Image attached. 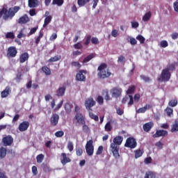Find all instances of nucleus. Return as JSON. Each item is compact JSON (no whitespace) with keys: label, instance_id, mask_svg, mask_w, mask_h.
<instances>
[{"label":"nucleus","instance_id":"30","mask_svg":"<svg viewBox=\"0 0 178 178\" xmlns=\"http://www.w3.org/2000/svg\"><path fill=\"white\" fill-rule=\"evenodd\" d=\"M177 99H171L169 102H168V105L171 107V108H175V106H177Z\"/></svg>","mask_w":178,"mask_h":178},{"label":"nucleus","instance_id":"60","mask_svg":"<svg viewBox=\"0 0 178 178\" xmlns=\"http://www.w3.org/2000/svg\"><path fill=\"white\" fill-rule=\"evenodd\" d=\"M102 151H104V146H99L96 155H101V154H102Z\"/></svg>","mask_w":178,"mask_h":178},{"label":"nucleus","instance_id":"46","mask_svg":"<svg viewBox=\"0 0 178 178\" xmlns=\"http://www.w3.org/2000/svg\"><path fill=\"white\" fill-rule=\"evenodd\" d=\"M136 40H138V41H139L140 42V44H144V42H145V38H144L141 35H138L136 37Z\"/></svg>","mask_w":178,"mask_h":178},{"label":"nucleus","instance_id":"45","mask_svg":"<svg viewBox=\"0 0 178 178\" xmlns=\"http://www.w3.org/2000/svg\"><path fill=\"white\" fill-rule=\"evenodd\" d=\"M42 168L44 172H51V170H52L51 168H49V166L45 163L42 164Z\"/></svg>","mask_w":178,"mask_h":178},{"label":"nucleus","instance_id":"11","mask_svg":"<svg viewBox=\"0 0 178 178\" xmlns=\"http://www.w3.org/2000/svg\"><path fill=\"white\" fill-rule=\"evenodd\" d=\"M2 143L4 147H9L13 144V138L10 135L6 136L3 137Z\"/></svg>","mask_w":178,"mask_h":178},{"label":"nucleus","instance_id":"54","mask_svg":"<svg viewBox=\"0 0 178 178\" xmlns=\"http://www.w3.org/2000/svg\"><path fill=\"white\" fill-rule=\"evenodd\" d=\"M72 66H74V67H78L79 69H80V67H81V64H80V63H79V61H73L71 63Z\"/></svg>","mask_w":178,"mask_h":178},{"label":"nucleus","instance_id":"51","mask_svg":"<svg viewBox=\"0 0 178 178\" xmlns=\"http://www.w3.org/2000/svg\"><path fill=\"white\" fill-rule=\"evenodd\" d=\"M67 149H69L70 152H72V151H73V149H74V146L73 145V142H68Z\"/></svg>","mask_w":178,"mask_h":178},{"label":"nucleus","instance_id":"49","mask_svg":"<svg viewBox=\"0 0 178 178\" xmlns=\"http://www.w3.org/2000/svg\"><path fill=\"white\" fill-rule=\"evenodd\" d=\"M129 101L128 102V106H131L134 104V98L133 97V95H128Z\"/></svg>","mask_w":178,"mask_h":178},{"label":"nucleus","instance_id":"34","mask_svg":"<svg viewBox=\"0 0 178 178\" xmlns=\"http://www.w3.org/2000/svg\"><path fill=\"white\" fill-rule=\"evenodd\" d=\"M151 19V12L149 11L148 13H146L145 15L143 17V22H148Z\"/></svg>","mask_w":178,"mask_h":178},{"label":"nucleus","instance_id":"7","mask_svg":"<svg viewBox=\"0 0 178 178\" xmlns=\"http://www.w3.org/2000/svg\"><path fill=\"white\" fill-rule=\"evenodd\" d=\"M97 102L92 97H88L85 101V106L87 111H92V106H95Z\"/></svg>","mask_w":178,"mask_h":178},{"label":"nucleus","instance_id":"3","mask_svg":"<svg viewBox=\"0 0 178 178\" xmlns=\"http://www.w3.org/2000/svg\"><path fill=\"white\" fill-rule=\"evenodd\" d=\"M108 69V65L105 63L100 64V66L98 67L97 70V79L99 80H105V79H108L111 77L112 73Z\"/></svg>","mask_w":178,"mask_h":178},{"label":"nucleus","instance_id":"52","mask_svg":"<svg viewBox=\"0 0 178 178\" xmlns=\"http://www.w3.org/2000/svg\"><path fill=\"white\" fill-rule=\"evenodd\" d=\"M91 42L94 45H98V44H99V40H98L97 38L92 37L91 39Z\"/></svg>","mask_w":178,"mask_h":178},{"label":"nucleus","instance_id":"36","mask_svg":"<svg viewBox=\"0 0 178 178\" xmlns=\"http://www.w3.org/2000/svg\"><path fill=\"white\" fill-rule=\"evenodd\" d=\"M42 37H44V33H42V31H40L39 35L35 39V42L36 45H38V44H40V41H41V38H42Z\"/></svg>","mask_w":178,"mask_h":178},{"label":"nucleus","instance_id":"61","mask_svg":"<svg viewBox=\"0 0 178 178\" xmlns=\"http://www.w3.org/2000/svg\"><path fill=\"white\" fill-rule=\"evenodd\" d=\"M131 27L133 29H137V28H138V26H140V24H138V22H137L136 21L131 22Z\"/></svg>","mask_w":178,"mask_h":178},{"label":"nucleus","instance_id":"50","mask_svg":"<svg viewBox=\"0 0 178 178\" xmlns=\"http://www.w3.org/2000/svg\"><path fill=\"white\" fill-rule=\"evenodd\" d=\"M65 132L63 131H58L54 134V136L58 138L63 137Z\"/></svg>","mask_w":178,"mask_h":178},{"label":"nucleus","instance_id":"38","mask_svg":"<svg viewBox=\"0 0 178 178\" xmlns=\"http://www.w3.org/2000/svg\"><path fill=\"white\" fill-rule=\"evenodd\" d=\"M165 112H166L167 113V116H168L169 118H170V116H172V115H173V108H170V107H167L165 109Z\"/></svg>","mask_w":178,"mask_h":178},{"label":"nucleus","instance_id":"23","mask_svg":"<svg viewBox=\"0 0 178 178\" xmlns=\"http://www.w3.org/2000/svg\"><path fill=\"white\" fill-rule=\"evenodd\" d=\"M171 133H177L178 131V121L175 120V123L172 124L171 129H170Z\"/></svg>","mask_w":178,"mask_h":178},{"label":"nucleus","instance_id":"47","mask_svg":"<svg viewBox=\"0 0 178 178\" xmlns=\"http://www.w3.org/2000/svg\"><path fill=\"white\" fill-rule=\"evenodd\" d=\"M135 90H136V86H131L129 87V88L127 91V94H133V92H134Z\"/></svg>","mask_w":178,"mask_h":178},{"label":"nucleus","instance_id":"9","mask_svg":"<svg viewBox=\"0 0 178 178\" xmlns=\"http://www.w3.org/2000/svg\"><path fill=\"white\" fill-rule=\"evenodd\" d=\"M86 74H87V71L85 70H79L76 75V81H86V80H87Z\"/></svg>","mask_w":178,"mask_h":178},{"label":"nucleus","instance_id":"12","mask_svg":"<svg viewBox=\"0 0 178 178\" xmlns=\"http://www.w3.org/2000/svg\"><path fill=\"white\" fill-rule=\"evenodd\" d=\"M74 119L76 120V124H86V119L81 113H77Z\"/></svg>","mask_w":178,"mask_h":178},{"label":"nucleus","instance_id":"63","mask_svg":"<svg viewBox=\"0 0 178 178\" xmlns=\"http://www.w3.org/2000/svg\"><path fill=\"white\" fill-rule=\"evenodd\" d=\"M130 44L131 45H136L137 44V40L134 38H130Z\"/></svg>","mask_w":178,"mask_h":178},{"label":"nucleus","instance_id":"43","mask_svg":"<svg viewBox=\"0 0 178 178\" xmlns=\"http://www.w3.org/2000/svg\"><path fill=\"white\" fill-rule=\"evenodd\" d=\"M104 129L105 131H111L112 124H111V122H108L105 124Z\"/></svg>","mask_w":178,"mask_h":178},{"label":"nucleus","instance_id":"19","mask_svg":"<svg viewBox=\"0 0 178 178\" xmlns=\"http://www.w3.org/2000/svg\"><path fill=\"white\" fill-rule=\"evenodd\" d=\"M29 58H30L29 53H27V52L22 53L19 56V62L21 63H24V62L29 60Z\"/></svg>","mask_w":178,"mask_h":178},{"label":"nucleus","instance_id":"22","mask_svg":"<svg viewBox=\"0 0 178 178\" xmlns=\"http://www.w3.org/2000/svg\"><path fill=\"white\" fill-rule=\"evenodd\" d=\"M65 91H66V88H65V87L59 88L56 90L57 97H63V95H65Z\"/></svg>","mask_w":178,"mask_h":178},{"label":"nucleus","instance_id":"10","mask_svg":"<svg viewBox=\"0 0 178 178\" xmlns=\"http://www.w3.org/2000/svg\"><path fill=\"white\" fill-rule=\"evenodd\" d=\"M122 90L120 88H113L111 90L110 92L113 97V98H119L120 97H122Z\"/></svg>","mask_w":178,"mask_h":178},{"label":"nucleus","instance_id":"35","mask_svg":"<svg viewBox=\"0 0 178 178\" xmlns=\"http://www.w3.org/2000/svg\"><path fill=\"white\" fill-rule=\"evenodd\" d=\"M51 20H52V16L49 15V16L47 17L44 19V24H43V27L45 28L46 26L49 24V23H51Z\"/></svg>","mask_w":178,"mask_h":178},{"label":"nucleus","instance_id":"41","mask_svg":"<svg viewBox=\"0 0 178 178\" xmlns=\"http://www.w3.org/2000/svg\"><path fill=\"white\" fill-rule=\"evenodd\" d=\"M6 38L10 39V40H15V33L13 32H8L6 34Z\"/></svg>","mask_w":178,"mask_h":178},{"label":"nucleus","instance_id":"39","mask_svg":"<svg viewBox=\"0 0 178 178\" xmlns=\"http://www.w3.org/2000/svg\"><path fill=\"white\" fill-rule=\"evenodd\" d=\"M144 152L141 151L140 149H137L135 151V159H137L141 156H143V154Z\"/></svg>","mask_w":178,"mask_h":178},{"label":"nucleus","instance_id":"6","mask_svg":"<svg viewBox=\"0 0 178 178\" xmlns=\"http://www.w3.org/2000/svg\"><path fill=\"white\" fill-rule=\"evenodd\" d=\"M124 147L133 149L137 147V140L133 137H129L126 140Z\"/></svg>","mask_w":178,"mask_h":178},{"label":"nucleus","instance_id":"48","mask_svg":"<svg viewBox=\"0 0 178 178\" xmlns=\"http://www.w3.org/2000/svg\"><path fill=\"white\" fill-rule=\"evenodd\" d=\"M176 69V67L174 65V64H170L167 66V68L165 70H167L168 72H173Z\"/></svg>","mask_w":178,"mask_h":178},{"label":"nucleus","instance_id":"1","mask_svg":"<svg viewBox=\"0 0 178 178\" xmlns=\"http://www.w3.org/2000/svg\"><path fill=\"white\" fill-rule=\"evenodd\" d=\"M20 10V6H15L13 8H6L3 7L0 10V19L3 20H8V19H13L15 15Z\"/></svg>","mask_w":178,"mask_h":178},{"label":"nucleus","instance_id":"57","mask_svg":"<svg viewBox=\"0 0 178 178\" xmlns=\"http://www.w3.org/2000/svg\"><path fill=\"white\" fill-rule=\"evenodd\" d=\"M160 45L162 48H166V47H168L169 44L168 43V41L166 40H162L160 42Z\"/></svg>","mask_w":178,"mask_h":178},{"label":"nucleus","instance_id":"27","mask_svg":"<svg viewBox=\"0 0 178 178\" xmlns=\"http://www.w3.org/2000/svg\"><path fill=\"white\" fill-rule=\"evenodd\" d=\"M42 72H43L46 76H51V69L47 66L42 67Z\"/></svg>","mask_w":178,"mask_h":178},{"label":"nucleus","instance_id":"13","mask_svg":"<svg viewBox=\"0 0 178 178\" xmlns=\"http://www.w3.org/2000/svg\"><path fill=\"white\" fill-rule=\"evenodd\" d=\"M168 132L166 130L160 129L157 130L154 134H153V138H159V137H166L168 136Z\"/></svg>","mask_w":178,"mask_h":178},{"label":"nucleus","instance_id":"64","mask_svg":"<svg viewBox=\"0 0 178 178\" xmlns=\"http://www.w3.org/2000/svg\"><path fill=\"white\" fill-rule=\"evenodd\" d=\"M174 10L178 13V1H175L173 3Z\"/></svg>","mask_w":178,"mask_h":178},{"label":"nucleus","instance_id":"16","mask_svg":"<svg viewBox=\"0 0 178 178\" xmlns=\"http://www.w3.org/2000/svg\"><path fill=\"white\" fill-rule=\"evenodd\" d=\"M29 22H30V19L29 18V16L25 14L18 19L17 23L19 24H26V23H29Z\"/></svg>","mask_w":178,"mask_h":178},{"label":"nucleus","instance_id":"5","mask_svg":"<svg viewBox=\"0 0 178 178\" xmlns=\"http://www.w3.org/2000/svg\"><path fill=\"white\" fill-rule=\"evenodd\" d=\"M17 56V49L15 46L9 47L7 49L6 56L8 59L16 58Z\"/></svg>","mask_w":178,"mask_h":178},{"label":"nucleus","instance_id":"58","mask_svg":"<svg viewBox=\"0 0 178 178\" xmlns=\"http://www.w3.org/2000/svg\"><path fill=\"white\" fill-rule=\"evenodd\" d=\"M111 35H112V37H114V38L118 37V35H119V31H118L116 29H113L111 31Z\"/></svg>","mask_w":178,"mask_h":178},{"label":"nucleus","instance_id":"59","mask_svg":"<svg viewBox=\"0 0 178 178\" xmlns=\"http://www.w3.org/2000/svg\"><path fill=\"white\" fill-rule=\"evenodd\" d=\"M155 145L159 148V149H162L163 148V143L161 141L156 142L155 143Z\"/></svg>","mask_w":178,"mask_h":178},{"label":"nucleus","instance_id":"42","mask_svg":"<svg viewBox=\"0 0 178 178\" xmlns=\"http://www.w3.org/2000/svg\"><path fill=\"white\" fill-rule=\"evenodd\" d=\"M52 5H57V6H62V5H63V0H53Z\"/></svg>","mask_w":178,"mask_h":178},{"label":"nucleus","instance_id":"62","mask_svg":"<svg viewBox=\"0 0 178 178\" xmlns=\"http://www.w3.org/2000/svg\"><path fill=\"white\" fill-rule=\"evenodd\" d=\"M22 76L23 74H22V72H17L15 80H17L18 82H20Z\"/></svg>","mask_w":178,"mask_h":178},{"label":"nucleus","instance_id":"55","mask_svg":"<svg viewBox=\"0 0 178 178\" xmlns=\"http://www.w3.org/2000/svg\"><path fill=\"white\" fill-rule=\"evenodd\" d=\"M91 35H88L86 37V41L84 42V45H88L90 44V42H91Z\"/></svg>","mask_w":178,"mask_h":178},{"label":"nucleus","instance_id":"44","mask_svg":"<svg viewBox=\"0 0 178 178\" xmlns=\"http://www.w3.org/2000/svg\"><path fill=\"white\" fill-rule=\"evenodd\" d=\"M99 105H104V97L101 95H99L96 99Z\"/></svg>","mask_w":178,"mask_h":178},{"label":"nucleus","instance_id":"21","mask_svg":"<svg viewBox=\"0 0 178 178\" xmlns=\"http://www.w3.org/2000/svg\"><path fill=\"white\" fill-rule=\"evenodd\" d=\"M10 93V87L7 86L3 91L1 92V98H6Z\"/></svg>","mask_w":178,"mask_h":178},{"label":"nucleus","instance_id":"32","mask_svg":"<svg viewBox=\"0 0 178 178\" xmlns=\"http://www.w3.org/2000/svg\"><path fill=\"white\" fill-rule=\"evenodd\" d=\"M90 0H78L77 3L79 7L86 6V5L90 2Z\"/></svg>","mask_w":178,"mask_h":178},{"label":"nucleus","instance_id":"14","mask_svg":"<svg viewBox=\"0 0 178 178\" xmlns=\"http://www.w3.org/2000/svg\"><path fill=\"white\" fill-rule=\"evenodd\" d=\"M29 127H30V122L29 121H23L18 126V130L21 132L26 131Z\"/></svg>","mask_w":178,"mask_h":178},{"label":"nucleus","instance_id":"28","mask_svg":"<svg viewBox=\"0 0 178 178\" xmlns=\"http://www.w3.org/2000/svg\"><path fill=\"white\" fill-rule=\"evenodd\" d=\"M141 80H143L145 83H151L152 79L149 78V76H145L144 74L140 75Z\"/></svg>","mask_w":178,"mask_h":178},{"label":"nucleus","instance_id":"37","mask_svg":"<svg viewBox=\"0 0 178 178\" xmlns=\"http://www.w3.org/2000/svg\"><path fill=\"white\" fill-rule=\"evenodd\" d=\"M60 59H62L61 56H56L54 57L50 58L48 62H58V60H60Z\"/></svg>","mask_w":178,"mask_h":178},{"label":"nucleus","instance_id":"29","mask_svg":"<svg viewBox=\"0 0 178 178\" xmlns=\"http://www.w3.org/2000/svg\"><path fill=\"white\" fill-rule=\"evenodd\" d=\"M88 112L90 119H92L95 122H98V120H99V118L98 117V115H94L92 111H89Z\"/></svg>","mask_w":178,"mask_h":178},{"label":"nucleus","instance_id":"40","mask_svg":"<svg viewBox=\"0 0 178 178\" xmlns=\"http://www.w3.org/2000/svg\"><path fill=\"white\" fill-rule=\"evenodd\" d=\"M44 156L42 154H40L36 156V161L38 163H42V161H44Z\"/></svg>","mask_w":178,"mask_h":178},{"label":"nucleus","instance_id":"33","mask_svg":"<svg viewBox=\"0 0 178 178\" xmlns=\"http://www.w3.org/2000/svg\"><path fill=\"white\" fill-rule=\"evenodd\" d=\"M90 0H78L77 3L79 7L86 6V5L90 2Z\"/></svg>","mask_w":178,"mask_h":178},{"label":"nucleus","instance_id":"4","mask_svg":"<svg viewBox=\"0 0 178 178\" xmlns=\"http://www.w3.org/2000/svg\"><path fill=\"white\" fill-rule=\"evenodd\" d=\"M170 77H172V74H170V72H168V70L163 69L161 72L160 77L158 78V81H164L166 83L170 80Z\"/></svg>","mask_w":178,"mask_h":178},{"label":"nucleus","instance_id":"2","mask_svg":"<svg viewBox=\"0 0 178 178\" xmlns=\"http://www.w3.org/2000/svg\"><path fill=\"white\" fill-rule=\"evenodd\" d=\"M123 143V137L118 136L113 138V143L111 144V152L115 158H120L119 154V145Z\"/></svg>","mask_w":178,"mask_h":178},{"label":"nucleus","instance_id":"24","mask_svg":"<svg viewBox=\"0 0 178 178\" xmlns=\"http://www.w3.org/2000/svg\"><path fill=\"white\" fill-rule=\"evenodd\" d=\"M145 178H156V174L152 171H147L145 175Z\"/></svg>","mask_w":178,"mask_h":178},{"label":"nucleus","instance_id":"20","mask_svg":"<svg viewBox=\"0 0 178 178\" xmlns=\"http://www.w3.org/2000/svg\"><path fill=\"white\" fill-rule=\"evenodd\" d=\"M40 5V1L38 0H28L29 8H37Z\"/></svg>","mask_w":178,"mask_h":178},{"label":"nucleus","instance_id":"26","mask_svg":"<svg viewBox=\"0 0 178 178\" xmlns=\"http://www.w3.org/2000/svg\"><path fill=\"white\" fill-rule=\"evenodd\" d=\"M95 58V54H91L89 56H86L82 61V63H87L91 60V59Z\"/></svg>","mask_w":178,"mask_h":178},{"label":"nucleus","instance_id":"53","mask_svg":"<svg viewBox=\"0 0 178 178\" xmlns=\"http://www.w3.org/2000/svg\"><path fill=\"white\" fill-rule=\"evenodd\" d=\"M76 154L77 156H81L83 155V149H81V147L76 148Z\"/></svg>","mask_w":178,"mask_h":178},{"label":"nucleus","instance_id":"56","mask_svg":"<svg viewBox=\"0 0 178 178\" xmlns=\"http://www.w3.org/2000/svg\"><path fill=\"white\" fill-rule=\"evenodd\" d=\"M32 173L33 176H37V175H38V170L37 169V166H32Z\"/></svg>","mask_w":178,"mask_h":178},{"label":"nucleus","instance_id":"15","mask_svg":"<svg viewBox=\"0 0 178 178\" xmlns=\"http://www.w3.org/2000/svg\"><path fill=\"white\" fill-rule=\"evenodd\" d=\"M59 123V115L54 113L50 119V124L55 127Z\"/></svg>","mask_w":178,"mask_h":178},{"label":"nucleus","instance_id":"31","mask_svg":"<svg viewBox=\"0 0 178 178\" xmlns=\"http://www.w3.org/2000/svg\"><path fill=\"white\" fill-rule=\"evenodd\" d=\"M82 124H83L82 131H83V133H85L86 134H89V133L91 131V130L90 129V127H88V125L86 124V123Z\"/></svg>","mask_w":178,"mask_h":178},{"label":"nucleus","instance_id":"25","mask_svg":"<svg viewBox=\"0 0 178 178\" xmlns=\"http://www.w3.org/2000/svg\"><path fill=\"white\" fill-rule=\"evenodd\" d=\"M6 148L1 147H0V159H3L6 156Z\"/></svg>","mask_w":178,"mask_h":178},{"label":"nucleus","instance_id":"17","mask_svg":"<svg viewBox=\"0 0 178 178\" xmlns=\"http://www.w3.org/2000/svg\"><path fill=\"white\" fill-rule=\"evenodd\" d=\"M154 127V122H149L143 124V129L144 131L146 133H148L151 131V129Z\"/></svg>","mask_w":178,"mask_h":178},{"label":"nucleus","instance_id":"18","mask_svg":"<svg viewBox=\"0 0 178 178\" xmlns=\"http://www.w3.org/2000/svg\"><path fill=\"white\" fill-rule=\"evenodd\" d=\"M61 156H63V159L60 160V162L63 166H65V165H66L67 163H70V162H72V159L67 157L66 153H62Z\"/></svg>","mask_w":178,"mask_h":178},{"label":"nucleus","instance_id":"8","mask_svg":"<svg viewBox=\"0 0 178 178\" xmlns=\"http://www.w3.org/2000/svg\"><path fill=\"white\" fill-rule=\"evenodd\" d=\"M92 140H90L86 143V153L89 156H92L94 155V145H92Z\"/></svg>","mask_w":178,"mask_h":178}]
</instances>
